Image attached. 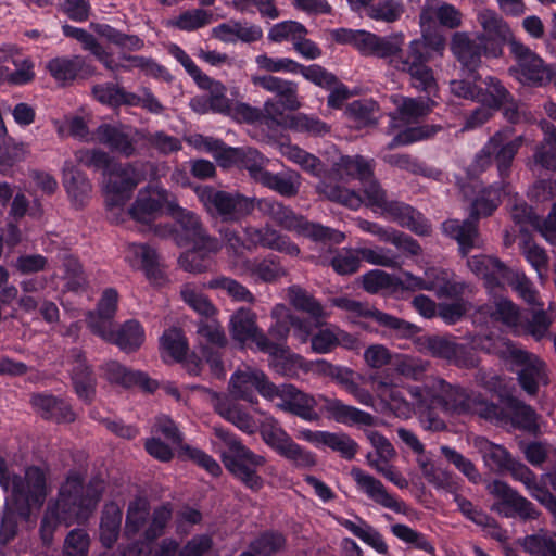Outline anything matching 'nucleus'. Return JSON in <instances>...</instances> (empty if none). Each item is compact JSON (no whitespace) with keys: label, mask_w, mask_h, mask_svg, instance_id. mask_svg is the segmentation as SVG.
I'll return each mask as SVG.
<instances>
[{"label":"nucleus","mask_w":556,"mask_h":556,"mask_svg":"<svg viewBox=\"0 0 556 556\" xmlns=\"http://www.w3.org/2000/svg\"><path fill=\"white\" fill-rule=\"evenodd\" d=\"M213 36L224 42L251 43L262 39L263 30L258 25L229 21L213 28Z\"/></svg>","instance_id":"ea45409f"},{"label":"nucleus","mask_w":556,"mask_h":556,"mask_svg":"<svg viewBox=\"0 0 556 556\" xmlns=\"http://www.w3.org/2000/svg\"><path fill=\"white\" fill-rule=\"evenodd\" d=\"M251 83L278 98V100L268 99L264 103L266 124L282 125L286 121V111L294 112L302 108L299 86L295 81L264 74L252 75Z\"/></svg>","instance_id":"6e6552de"},{"label":"nucleus","mask_w":556,"mask_h":556,"mask_svg":"<svg viewBox=\"0 0 556 556\" xmlns=\"http://www.w3.org/2000/svg\"><path fill=\"white\" fill-rule=\"evenodd\" d=\"M544 141L533 155L535 164L548 170H556V127L549 122H541Z\"/></svg>","instance_id":"a18cd8bd"},{"label":"nucleus","mask_w":556,"mask_h":556,"mask_svg":"<svg viewBox=\"0 0 556 556\" xmlns=\"http://www.w3.org/2000/svg\"><path fill=\"white\" fill-rule=\"evenodd\" d=\"M402 31L382 37L370 31L358 30L354 48L363 55L387 59L400 49Z\"/></svg>","instance_id":"7c9ffc66"},{"label":"nucleus","mask_w":556,"mask_h":556,"mask_svg":"<svg viewBox=\"0 0 556 556\" xmlns=\"http://www.w3.org/2000/svg\"><path fill=\"white\" fill-rule=\"evenodd\" d=\"M20 482L15 485L8 483V491L11 492L12 501L17 503V510L23 519L30 515L31 504L41 505L48 494L46 476L39 467H28L24 477L16 473Z\"/></svg>","instance_id":"f3484780"},{"label":"nucleus","mask_w":556,"mask_h":556,"mask_svg":"<svg viewBox=\"0 0 556 556\" xmlns=\"http://www.w3.org/2000/svg\"><path fill=\"white\" fill-rule=\"evenodd\" d=\"M392 101L396 106L399 117L405 123H417L420 118L427 116L434 105L433 100L425 97L393 96Z\"/></svg>","instance_id":"a19ab883"},{"label":"nucleus","mask_w":556,"mask_h":556,"mask_svg":"<svg viewBox=\"0 0 556 556\" xmlns=\"http://www.w3.org/2000/svg\"><path fill=\"white\" fill-rule=\"evenodd\" d=\"M515 64L508 68L511 77L529 87H542L549 84L556 74L555 67L523 42H513L509 50Z\"/></svg>","instance_id":"f8f14e48"},{"label":"nucleus","mask_w":556,"mask_h":556,"mask_svg":"<svg viewBox=\"0 0 556 556\" xmlns=\"http://www.w3.org/2000/svg\"><path fill=\"white\" fill-rule=\"evenodd\" d=\"M205 287L208 289H220L238 302L253 303L255 301L254 295L247 287L230 277L219 276L213 278Z\"/></svg>","instance_id":"680f3d73"},{"label":"nucleus","mask_w":556,"mask_h":556,"mask_svg":"<svg viewBox=\"0 0 556 556\" xmlns=\"http://www.w3.org/2000/svg\"><path fill=\"white\" fill-rule=\"evenodd\" d=\"M505 472H509L515 481L521 482L533 498L556 515V497L540 484L536 475L527 465L513 458Z\"/></svg>","instance_id":"cd10ccee"},{"label":"nucleus","mask_w":556,"mask_h":556,"mask_svg":"<svg viewBox=\"0 0 556 556\" xmlns=\"http://www.w3.org/2000/svg\"><path fill=\"white\" fill-rule=\"evenodd\" d=\"M438 391L437 406L451 415H478L485 419L497 416L498 407L480 393L454 386L440 378L434 381L432 391Z\"/></svg>","instance_id":"423d86ee"},{"label":"nucleus","mask_w":556,"mask_h":556,"mask_svg":"<svg viewBox=\"0 0 556 556\" xmlns=\"http://www.w3.org/2000/svg\"><path fill=\"white\" fill-rule=\"evenodd\" d=\"M526 460L534 467L547 463L556 467V447L547 442L532 441L521 445Z\"/></svg>","instance_id":"603ef678"},{"label":"nucleus","mask_w":556,"mask_h":556,"mask_svg":"<svg viewBox=\"0 0 556 556\" xmlns=\"http://www.w3.org/2000/svg\"><path fill=\"white\" fill-rule=\"evenodd\" d=\"M289 128L313 137H323L330 131V126L314 115L298 113L288 117Z\"/></svg>","instance_id":"5fc2aeb1"},{"label":"nucleus","mask_w":556,"mask_h":556,"mask_svg":"<svg viewBox=\"0 0 556 556\" xmlns=\"http://www.w3.org/2000/svg\"><path fill=\"white\" fill-rule=\"evenodd\" d=\"M195 193L204 208L212 216L224 222H236L253 210L252 201L238 193L217 190L210 186L198 187Z\"/></svg>","instance_id":"ddd939ff"},{"label":"nucleus","mask_w":556,"mask_h":556,"mask_svg":"<svg viewBox=\"0 0 556 556\" xmlns=\"http://www.w3.org/2000/svg\"><path fill=\"white\" fill-rule=\"evenodd\" d=\"M213 431L223 444L219 455L225 468L248 489L261 490L264 480L258 470L265 466L266 458L247 447L231 431L219 426H214Z\"/></svg>","instance_id":"f03ea898"},{"label":"nucleus","mask_w":556,"mask_h":556,"mask_svg":"<svg viewBox=\"0 0 556 556\" xmlns=\"http://www.w3.org/2000/svg\"><path fill=\"white\" fill-rule=\"evenodd\" d=\"M477 20L483 29V33L478 35H484L488 45L497 43L503 49V45L506 43L510 50L513 42L520 41L515 37L509 24L495 11L484 9L478 13Z\"/></svg>","instance_id":"473e14b6"},{"label":"nucleus","mask_w":556,"mask_h":556,"mask_svg":"<svg viewBox=\"0 0 556 556\" xmlns=\"http://www.w3.org/2000/svg\"><path fill=\"white\" fill-rule=\"evenodd\" d=\"M393 364L400 376L414 381H421L430 367L429 361L407 354L397 355Z\"/></svg>","instance_id":"864d4df0"},{"label":"nucleus","mask_w":556,"mask_h":556,"mask_svg":"<svg viewBox=\"0 0 556 556\" xmlns=\"http://www.w3.org/2000/svg\"><path fill=\"white\" fill-rule=\"evenodd\" d=\"M212 17L213 14L203 9L187 10L172 21L170 25L184 31H193L208 25Z\"/></svg>","instance_id":"774afa93"},{"label":"nucleus","mask_w":556,"mask_h":556,"mask_svg":"<svg viewBox=\"0 0 556 556\" xmlns=\"http://www.w3.org/2000/svg\"><path fill=\"white\" fill-rule=\"evenodd\" d=\"M391 220L418 236H429L432 231L429 220L413 206L397 201H388L381 208Z\"/></svg>","instance_id":"c756f323"},{"label":"nucleus","mask_w":556,"mask_h":556,"mask_svg":"<svg viewBox=\"0 0 556 556\" xmlns=\"http://www.w3.org/2000/svg\"><path fill=\"white\" fill-rule=\"evenodd\" d=\"M230 325L233 339L241 343L249 341L258 329L255 314L248 308L238 309L232 315Z\"/></svg>","instance_id":"4d7b16f0"},{"label":"nucleus","mask_w":556,"mask_h":556,"mask_svg":"<svg viewBox=\"0 0 556 556\" xmlns=\"http://www.w3.org/2000/svg\"><path fill=\"white\" fill-rule=\"evenodd\" d=\"M144 340V331L136 320L126 321L121 329L114 333L112 343L125 352L137 350Z\"/></svg>","instance_id":"6e6d98bb"},{"label":"nucleus","mask_w":556,"mask_h":556,"mask_svg":"<svg viewBox=\"0 0 556 556\" xmlns=\"http://www.w3.org/2000/svg\"><path fill=\"white\" fill-rule=\"evenodd\" d=\"M504 282H507L528 304L542 305L539 302L535 287L523 273L514 271L508 268V275L505 276Z\"/></svg>","instance_id":"69168bd1"},{"label":"nucleus","mask_w":556,"mask_h":556,"mask_svg":"<svg viewBox=\"0 0 556 556\" xmlns=\"http://www.w3.org/2000/svg\"><path fill=\"white\" fill-rule=\"evenodd\" d=\"M46 68L56 81L63 84L96 74V68L80 55L54 58L47 63Z\"/></svg>","instance_id":"f704fd0d"},{"label":"nucleus","mask_w":556,"mask_h":556,"mask_svg":"<svg viewBox=\"0 0 556 556\" xmlns=\"http://www.w3.org/2000/svg\"><path fill=\"white\" fill-rule=\"evenodd\" d=\"M467 265L472 273L483 278L489 289L502 286L508 275V267L498 258L489 255H475L467 261Z\"/></svg>","instance_id":"e433bc0d"},{"label":"nucleus","mask_w":556,"mask_h":556,"mask_svg":"<svg viewBox=\"0 0 556 556\" xmlns=\"http://www.w3.org/2000/svg\"><path fill=\"white\" fill-rule=\"evenodd\" d=\"M301 167L311 175L320 178V181L316 185V192L318 194L323 195L329 201L340 203L351 210H357L362 205L363 199L359 194L331 181L332 178L337 177L333 169L331 170V175L324 176V164L315 155L309 153L305 161L301 164Z\"/></svg>","instance_id":"6ab92c4d"},{"label":"nucleus","mask_w":556,"mask_h":556,"mask_svg":"<svg viewBox=\"0 0 556 556\" xmlns=\"http://www.w3.org/2000/svg\"><path fill=\"white\" fill-rule=\"evenodd\" d=\"M77 163L102 172V176L112 167L114 157L101 149H81L75 152Z\"/></svg>","instance_id":"338daca9"},{"label":"nucleus","mask_w":556,"mask_h":556,"mask_svg":"<svg viewBox=\"0 0 556 556\" xmlns=\"http://www.w3.org/2000/svg\"><path fill=\"white\" fill-rule=\"evenodd\" d=\"M520 545L531 556H556V533L540 530L526 535Z\"/></svg>","instance_id":"8fccbe9b"},{"label":"nucleus","mask_w":556,"mask_h":556,"mask_svg":"<svg viewBox=\"0 0 556 556\" xmlns=\"http://www.w3.org/2000/svg\"><path fill=\"white\" fill-rule=\"evenodd\" d=\"M232 269L241 275H249L263 282H275L287 275V270L280 264L277 256L269 255L264 258H242L241 262H232Z\"/></svg>","instance_id":"2f4dec72"},{"label":"nucleus","mask_w":556,"mask_h":556,"mask_svg":"<svg viewBox=\"0 0 556 556\" xmlns=\"http://www.w3.org/2000/svg\"><path fill=\"white\" fill-rule=\"evenodd\" d=\"M405 36L402 33L400 49L391 54L389 64L397 72L407 74L410 85L419 91L431 93L437 89V80L432 68L428 65L431 54L424 51L421 41L412 40L406 49H403Z\"/></svg>","instance_id":"0eeeda50"},{"label":"nucleus","mask_w":556,"mask_h":556,"mask_svg":"<svg viewBox=\"0 0 556 556\" xmlns=\"http://www.w3.org/2000/svg\"><path fill=\"white\" fill-rule=\"evenodd\" d=\"M433 286L429 291H434L439 298H458L464 293L465 285L448 279V274L444 270L431 268V281Z\"/></svg>","instance_id":"0e129e2a"},{"label":"nucleus","mask_w":556,"mask_h":556,"mask_svg":"<svg viewBox=\"0 0 556 556\" xmlns=\"http://www.w3.org/2000/svg\"><path fill=\"white\" fill-rule=\"evenodd\" d=\"M426 348L433 357L442 358L457 367L472 368L477 365V359L470 349L451 338L428 337Z\"/></svg>","instance_id":"393cba45"},{"label":"nucleus","mask_w":556,"mask_h":556,"mask_svg":"<svg viewBox=\"0 0 556 556\" xmlns=\"http://www.w3.org/2000/svg\"><path fill=\"white\" fill-rule=\"evenodd\" d=\"M333 172L341 180L357 178L363 184V192L366 204L370 207L382 208L387 201V194L378 181L372 178L370 162L363 156H341L333 164Z\"/></svg>","instance_id":"4468645a"},{"label":"nucleus","mask_w":556,"mask_h":556,"mask_svg":"<svg viewBox=\"0 0 556 556\" xmlns=\"http://www.w3.org/2000/svg\"><path fill=\"white\" fill-rule=\"evenodd\" d=\"M506 187L507 184L501 181L498 186H490L482 190L471 204L470 218L465 220L447 219L442 224L443 232L458 242L463 256L480 245L477 220L479 217L490 216L496 210L501 194L506 192Z\"/></svg>","instance_id":"7ed1b4c3"},{"label":"nucleus","mask_w":556,"mask_h":556,"mask_svg":"<svg viewBox=\"0 0 556 556\" xmlns=\"http://www.w3.org/2000/svg\"><path fill=\"white\" fill-rule=\"evenodd\" d=\"M30 403L42 418L55 422H73L76 418L70 404L50 394H33Z\"/></svg>","instance_id":"4c0bfd02"},{"label":"nucleus","mask_w":556,"mask_h":556,"mask_svg":"<svg viewBox=\"0 0 556 556\" xmlns=\"http://www.w3.org/2000/svg\"><path fill=\"white\" fill-rule=\"evenodd\" d=\"M64 186L67 193L76 202L83 203L91 192V182L87 176L78 170L71 161L63 165Z\"/></svg>","instance_id":"de8ad7c7"},{"label":"nucleus","mask_w":556,"mask_h":556,"mask_svg":"<svg viewBox=\"0 0 556 556\" xmlns=\"http://www.w3.org/2000/svg\"><path fill=\"white\" fill-rule=\"evenodd\" d=\"M141 141H146L149 149H153L162 155H168L181 150L180 140L164 130L149 131L142 129Z\"/></svg>","instance_id":"13d9d810"},{"label":"nucleus","mask_w":556,"mask_h":556,"mask_svg":"<svg viewBox=\"0 0 556 556\" xmlns=\"http://www.w3.org/2000/svg\"><path fill=\"white\" fill-rule=\"evenodd\" d=\"M486 491L496 498L491 510L504 518H519L522 521H529L535 520L540 516L535 505L505 481L495 479L489 482Z\"/></svg>","instance_id":"dca6fc26"},{"label":"nucleus","mask_w":556,"mask_h":556,"mask_svg":"<svg viewBox=\"0 0 556 556\" xmlns=\"http://www.w3.org/2000/svg\"><path fill=\"white\" fill-rule=\"evenodd\" d=\"M170 215L179 224L185 237L194 247L213 253H217L222 249L219 240L206 232L195 213L180 207L176 201L170 204Z\"/></svg>","instance_id":"412c9836"},{"label":"nucleus","mask_w":556,"mask_h":556,"mask_svg":"<svg viewBox=\"0 0 556 556\" xmlns=\"http://www.w3.org/2000/svg\"><path fill=\"white\" fill-rule=\"evenodd\" d=\"M144 164L115 161L103 176L105 191L118 198L128 195L143 179Z\"/></svg>","instance_id":"4be33fe9"},{"label":"nucleus","mask_w":556,"mask_h":556,"mask_svg":"<svg viewBox=\"0 0 556 556\" xmlns=\"http://www.w3.org/2000/svg\"><path fill=\"white\" fill-rule=\"evenodd\" d=\"M142 128L130 125L102 124L94 131L96 140L108 147L111 151L124 157L138 154V142L141 141Z\"/></svg>","instance_id":"aec40b11"},{"label":"nucleus","mask_w":556,"mask_h":556,"mask_svg":"<svg viewBox=\"0 0 556 556\" xmlns=\"http://www.w3.org/2000/svg\"><path fill=\"white\" fill-rule=\"evenodd\" d=\"M260 184L276 191L282 197L291 198L299 193L301 176L294 170H283L277 174L267 172Z\"/></svg>","instance_id":"c03bdc74"},{"label":"nucleus","mask_w":556,"mask_h":556,"mask_svg":"<svg viewBox=\"0 0 556 556\" xmlns=\"http://www.w3.org/2000/svg\"><path fill=\"white\" fill-rule=\"evenodd\" d=\"M214 408L220 417L231 422L241 431L249 434L255 432L256 422L253 417L226 395L214 394Z\"/></svg>","instance_id":"58836bf2"},{"label":"nucleus","mask_w":556,"mask_h":556,"mask_svg":"<svg viewBox=\"0 0 556 556\" xmlns=\"http://www.w3.org/2000/svg\"><path fill=\"white\" fill-rule=\"evenodd\" d=\"M288 299L295 309L309 315L315 320L316 326L320 325L321 320L329 316L325 307L300 286L288 288Z\"/></svg>","instance_id":"79ce46f5"},{"label":"nucleus","mask_w":556,"mask_h":556,"mask_svg":"<svg viewBox=\"0 0 556 556\" xmlns=\"http://www.w3.org/2000/svg\"><path fill=\"white\" fill-rule=\"evenodd\" d=\"M172 517L168 506L156 507L150 515L149 502L143 497H137L128 505L125 533L128 538L143 532L148 543L154 541L164 533V529Z\"/></svg>","instance_id":"9b49d317"},{"label":"nucleus","mask_w":556,"mask_h":556,"mask_svg":"<svg viewBox=\"0 0 556 556\" xmlns=\"http://www.w3.org/2000/svg\"><path fill=\"white\" fill-rule=\"evenodd\" d=\"M103 376L110 382L130 388L138 386L144 391L153 392L157 388V382L150 379L141 371L130 370L117 362L111 361L102 366Z\"/></svg>","instance_id":"c9c22d12"},{"label":"nucleus","mask_w":556,"mask_h":556,"mask_svg":"<svg viewBox=\"0 0 556 556\" xmlns=\"http://www.w3.org/2000/svg\"><path fill=\"white\" fill-rule=\"evenodd\" d=\"M485 86L484 92L481 91L482 98L480 101L490 106V109L498 110L507 102L511 100V93L507 90V88L502 84V81L494 77L488 76L483 80Z\"/></svg>","instance_id":"052dcab7"},{"label":"nucleus","mask_w":556,"mask_h":556,"mask_svg":"<svg viewBox=\"0 0 556 556\" xmlns=\"http://www.w3.org/2000/svg\"><path fill=\"white\" fill-rule=\"evenodd\" d=\"M261 437L270 448L295 466L311 468L316 465L315 455L295 443L277 420L267 419L262 425Z\"/></svg>","instance_id":"a211bd4d"},{"label":"nucleus","mask_w":556,"mask_h":556,"mask_svg":"<svg viewBox=\"0 0 556 556\" xmlns=\"http://www.w3.org/2000/svg\"><path fill=\"white\" fill-rule=\"evenodd\" d=\"M331 304L338 308L352 313L354 316L370 317L380 326L397 331L402 336H409L415 332L416 327L403 319L383 313L367 304L352 300L346 296L333 298Z\"/></svg>","instance_id":"b1692460"},{"label":"nucleus","mask_w":556,"mask_h":556,"mask_svg":"<svg viewBox=\"0 0 556 556\" xmlns=\"http://www.w3.org/2000/svg\"><path fill=\"white\" fill-rule=\"evenodd\" d=\"M72 358V381L77 396L91 403L96 395L97 379L91 367L87 364L84 353L78 349H73L70 353Z\"/></svg>","instance_id":"72a5a7b5"},{"label":"nucleus","mask_w":556,"mask_h":556,"mask_svg":"<svg viewBox=\"0 0 556 556\" xmlns=\"http://www.w3.org/2000/svg\"><path fill=\"white\" fill-rule=\"evenodd\" d=\"M257 208L285 230L295 232L313 241L340 244L345 239V235L342 231L309 222L289 206L274 199L258 200Z\"/></svg>","instance_id":"20e7f679"},{"label":"nucleus","mask_w":556,"mask_h":556,"mask_svg":"<svg viewBox=\"0 0 556 556\" xmlns=\"http://www.w3.org/2000/svg\"><path fill=\"white\" fill-rule=\"evenodd\" d=\"M249 341H253L256 346L269 355V364L276 371L280 374L286 372V364L289 361V350L281 344L271 342L267 336L260 329L255 331Z\"/></svg>","instance_id":"09e8293b"},{"label":"nucleus","mask_w":556,"mask_h":556,"mask_svg":"<svg viewBox=\"0 0 556 556\" xmlns=\"http://www.w3.org/2000/svg\"><path fill=\"white\" fill-rule=\"evenodd\" d=\"M493 352L502 358L510 359L522 368L518 372L521 388L529 394L535 395L541 382L546 383L545 363L535 354L529 353L506 338H497L493 342Z\"/></svg>","instance_id":"9d476101"},{"label":"nucleus","mask_w":556,"mask_h":556,"mask_svg":"<svg viewBox=\"0 0 556 556\" xmlns=\"http://www.w3.org/2000/svg\"><path fill=\"white\" fill-rule=\"evenodd\" d=\"M244 233L248 250L263 247L290 256H298L300 254V248L288 236L280 233L269 226L263 228L248 227Z\"/></svg>","instance_id":"a878e982"},{"label":"nucleus","mask_w":556,"mask_h":556,"mask_svg":"<svg viewBox=\"0 0 556 556\" xmlns=\"http://www.w3.org/2000/svg\"><path fill=\"white\" fill-rule=\"evenodd\" d=\"M104 491V482L100 479H92L87 485L83 484L77 475L70 476L62 484L56 510L63 518L83 520L96 508Z\"/></svg>","instance_id":"39448f33"},{"label":"nucleus","mask_w":556,"mask_h":556,"mask_svg":"<svg viewBox=\"0 0 556 556\" xmlns=\"http://www.w3.org/2000/svg\"><path fill=\"white\" fill-rule=\"evenodd\" d=\"M266 393L270 401L275 399L280 400V402L277 403L278 408L299 416L306 421H317L319 419L315 407L320 404L321 412H324L329 419L338 424L366 427H372L378 424V418L367 412L344 404L341 400L336 397H328L324 394L313 396L302 392L293 384H274V387H267Z\"/></svg>","instance_id":"f257e3e1"},{"label":"nucleus","mask_w":556,"mask_h":556,"mask_svg":"<svg viewBox=\"0 0 556 556\" xmlns=\"http://www.w3.org/2000/svg\"><path fill=\"white\" fill-rule=\"evenodd\" d=\"M210 254L214 253L193 245V249L186 251L179 256L178 264L185 271L202 274L207 271L212 265Z\"/></svg>","instance_id":"e2e57ef3"},{"label":"nucleus","mask_w":556,"mask_h":556,"mask_svg":"<svg viewBox=\"0 0 556 556\" xmlns=\"http://www.w3.org/2000/svg\"><path fill=\"white\" fill-rule=\"evenodd\" d=\"M122 522V510L115 503L104 506L100 523V540L104 547L110 548L117 541Z\"/></svg>","instance_id":"49530a36"},{"label":"nucleus","mask_w":556,"mask_h":556,"mask_svg":"<svg viewBox=\"0 0 556 556\" xmlns=\"http://www.w3.org/2000/svg\"><path fill=\"white\" fill-rule=\"evenodd\" d=\"M179 293L182 301L198 314L205 317H212L216 313L214 304L195 283H184L180 287Z\"/></svg>","instance_id":"3c124183"},{"label":"nucleus","mask_w":556,"mask_h":556,"mask_svg":"<svg viewBox=\"0 0 556 556\" xmlns=\"http://www.w3.org/2000/svg\"><path fill=\"white\" fill-rule=\"evenodd\" d=\"M405 12V7L401 0H381L370 3L366 15L375 21L384 23H394L399 21Z\"/></svg>","instance_id":"bf43d9fd"},{"label":"nucleus","mask_w":556,"mask_h":556,"mask_svg":"<svg viewBox=\"0 0 556 556\" xmlns=\"http://www.w3.org/2000/svg\"><path fill=\"white\" fill-rule=\"evenodd\" d=\"M351 477L355 481L357 488L375 503L395 513H406L407 507L405 503L397 501L393 495H391L382 482L374 476L366 473L361 468L354 467L351 469Z\"/></svg>","instance_id":"bb28decb"},{"label":"nucleus","mask_w":556,"mask_h":556,"mask_svg":"<svg viewBox=\"0 0 556 556\" xmlns=\"http://www.w3.org/2000/svg\"><path fill=\"white\" fill-rule=\"evenodd\" d=\"M522 142V136L513 138V130L510 128L496 131L476 154L470 170L473 174H478L495 163L498 175L502 181H504L509 176L513 161Z\"/></svg>","instance_id":"1a4fd4ad"},{"label":"nucleus","mask_w":556,"mask_h":556,"mask_svg":"<svg viewBox=\"0 0 556 556\" xmlns=\"http://www.w3.org/2000/svg\"><path fill=\"white\" fill-rule=\"evenodd\" d=\"M230 387L236 397L254 403V389L269 400L266 393L267 387H274V383L267 379L263 371L247 367L244 370H238L232 375Z\"/></svg>","instance_id":"c85d7f7f"},{"label":"nucleus","mask_w":556,"mask_h":556,"mask_svg":"<svg viewBox=\"0 0 556 556\" xmlns=\"http://www.w3.org/2000/svg\"><path fill=\"white\" fill-rule=\"evenodd\" d=\"M172 202H176V198L165 189H142L138 192L129 213L137 222L149 224L161 215L163 208L170 214Z\"/></svg>","instance_id":"5701e85b"},{"label":"nucleus","mask_w":556,"mask_h":556,"mask_svg":"<svg viewBox=\"0 0 556 556\" xmlns=\"http://www.w3.org/2000/svg\"><path fill=\"white\" fill-rule=\"evenodd\" d=\"M450 49L462 66L476 72L482 65V58H500L503 49L497 43L485 42L484 35L456 31L452 35Z\"/></svg>","instance_id":"2eb2a0df"},{"label":"nucleus","mask_w":556,"mask_h":556,"mask_svg":"<svg viewBox=\"0 0 556 556\" xmlns=\"http://www.w3.org/2000/svg\"><path fill=\"white\" fill-rule=\"evenodd\" d=\"M475 446L482 455L485 466L497 473L505 472V469L514 458L504 446L492 443L485 438H477Z\"/></svg>","instance_id":"37998d69"}]
</instances>
